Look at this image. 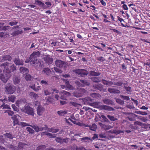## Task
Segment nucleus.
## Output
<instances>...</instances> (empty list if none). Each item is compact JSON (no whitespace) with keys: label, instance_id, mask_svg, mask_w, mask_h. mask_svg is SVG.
I'll list each match as a JSON object with an SVG mask.
<instances>
[{"label":"nucleus","instance_id":"20e7f679","mask_svg":"<svg viewBox=\"0 0 150 150\" xmlns=\"http://www.w3.org/2000/svg\"><path fill=\"white\" fill-rule=\"evenodd\" d=\"M22 112L28 115L34 116L35 113L33 108L28 105H25L21 109Z\"/></svg>","mask_w":150,"mask_h":150},{"label":"nucleus","instance_id":"c9c22d12","mask_svg":"<svg viewBox=\"0 0 150 150\" xmlns=\"http://www.w3.org/2000/svg\"><path fill=\"white\" fill-rule=\"evenodd\" d=\"M81 82L82 87H84L86 86H88L89 85V83L86 80H80Z\"/></svg>","mask_w":150,"mask_h":150},{"label":"nucleus","instance_id":"0eeeda50","mask_svg":"<svg viewBox=\"0 0 150 150\" xmlns=\"http://www.w3.org/2000/svg\"><path fill=\"white\" fill-rule=\"evenodd\" d=\"M11 76V74L7 72L4 74H1L0 75V79L4 83H6L8 78Z\"/></svg>","mask_w":150,"mask_h":150},{"label":"nucleus","instance_id":"473e14b6","mask_svg":"<svg viewBox=\"0 0 150 150\" xmlns=\"http://www.w3.org/2000/svg\"><path fill=\"white\" fill-rule=\"evenodd\" d=\"M35 4L37 5H39V6L42 7H43L45 5L44 3H43L40 1L38 0L35 1Z\"/></svg>","mask_w":150,"mask_h":150},{"label":"nucleus","instance_id":"f8f14e48","mask_svg":"<svg viewBox=\"0 0 150 150\" xmlns=\"http://www.w3.org/2000/svg\"><path fill=\"white\" fill-rule=\"evenodd\" d=\"M12 118L13 120V125L14 126L16 125L19 124V120L21 118L18 115H14Z\"/></svg>","mask_w":150,"mask_h":150},{"label":"nucleus","instance_id":"f3484780","mask_svg":"<svg viewBox=\"0 0 150 150\" xmlns=\"http://www.w3.org/2000/svg\"><path fill=\"white\" fill-rule=\"evenodd\" d=\"M108 91L110 93H111L120 94L121 93L120 90L114 88H109L108 89Z\"/></svg>","mask_w":150,"mask_h":150},{"label":"nucleus","instance_id":"9d476101","mask_svg":"<svg viewBox=\"0 0 150 150\" xmlns=\"http://www.w3.org/2000/svg\"><path fill=\"white\" fill-rule=\"evenodd\" d=\"M75 72L78 74H80V76L82 77L85 75H87L88 73V71L84 69L76 70H75Z\"/></svg>","mask_w":150,"mask_h":150},{"label":"nucleus","instance_id":"4468645a","mask_svg":"<svg viewBox=\"0 0 150 150\" xmlns=\"http://www.w3.org/2000/svg\"><path fill=\"white\" fill-rule=\"evenodd\" d=\"M99 124L101 126L102 129L105 130H108L113 127L110 125H106L100 122H99Z\"/></svg>","mask_w":150,"mask_h":150},{"label":"nucleus","instance_id":"6e6d98bb","mask_svg":"<svg viewBox=\"0 0 150 150\" xmlns=\"http://www.w3.org/2000/svg\"><path fill=\"white\" fill-rule=\"evenodd\" d=\"M96 59L98 60L100 62H103L105 61V59L103 57H96Z\"/></svg>","mask_w":150,"mask_h":150},{"label":"nucleus","instance_id":"5fc2aeb1","mask_svg":"<svg viewBox=\"0 0 150 150\" xmlns=\"http://www.w3.org/2000/svg\"><path fill=\"white\" fill-rule=\"evenodd\" d=\"M70 105H73L74 106L76 107L78 106L79 104L78 103H76L74 102L70 101L69 103Z\"/></svg>","mask_w":150,"mask_h":150},{"label":"nucleus","instance_id":"680f3d73","mask_svg":"<svg viewBox=\"0 0 150 150\" xmlns=\"http://www.w3.org/2000/svg\"><path fill=\"white\" fill-rule=\"evenodd\" d=\"M120 97L122 99L123 98L125 100H129V97L128 96H124L123 95H120Z\"/></svg>","mask_w":150,"mask_h":150},{"label":"nucleus","instance_id":"f257e3e1","mask_svg":"<svg viewBox=\"0 0 150 150\" xmlns=\"http://www.w3.org/2000/svg\"><path fill=\"white\" fill-rule=\"evenodd\" d=\"M40 54V52L39 51L34 52L30 56V63L31 65L37 64L39 66L38 69H41L43 67V62L41 61H39L38 58Z\"/></svg>","mask_w":150,"mask_h":150},{"label":"nucleus","instance_id":"4d7b16f0","mask_svg":"<svg viewBox=\"0 0 150 150\" xmlns=\"http://www.w3.org/2000/svg\"><path fill=\"white\" fill-rule=\"evenodd\" d=\"M124 88L126 90L127 92H131L132 91V88L129 86L127 87L124 86Z\"/></svg>","mask_w":150,"mask_h":150},{"label":"nucleus","instance_id":"a19ab883","mask_svg":"<svg viewBox=\"0 0 150 150\" xmlns=\"http://www.w3.org/2000/svg\"><path fill=\"white\" fill-rule=\"evenodd\" d=\"M35 85L34 84H31L29 86V87L33 89L35 91H38L39 89L38 88H36L35 87Z\"/></svg>","mask_w":150,"mask_h":150},{"label":"nucleus","instance_id":"9b49d317","mask_svg":"<svg viewBox=\"0 0 150 150\" xmlns=\"http://www.w3.org/2000/svg\"><path fill=\"white\" fill-rule=\"evenodd\" d=\"M36 110L37 114L39 116H40L45 111V108L41 105H38Z\"/></svg>","mask_w":150,"mask_h":150},{"label":"nucleus","instance_id":"e433bc0d","mask_svg":"<svg viewBox=\"0 0 150 150\" xmlns=\"http://www.w3.org/2000/svg\"><path fill=\"white\" fill-rule=\"evenodd\" d=\"M108 118L111 121H114L117 120V118L114 117V116H111L110 115H107Z\"/></svg>","mask_w":150,"mask_h":150},{"label":"nucleus","instance_id":"2eb2a0df","mask_svg":"<svg viewBox=\"0 0 150 150\" xmlns=\"http://www.w3.org/2000/svg\"><path fill=\"white\" fill-rule=\"evenodd\" d=\"M14 63L17 65H23L24 64L23 60L22 59H20L19 58H16L14 61Z\"/></svg>","mask_w":150,"mask_h":150},{"label":"nucleus","instance_id":"e2e57ef3","mask_svg":"<svg viewBox=\"0 0 150 150\" xmlns=\"http://www.w3.org/2000/svg\"><path fill=\"white\" fill-rule=\"evenodd\" d=\"M101 119V117L98 114H97L96 115V117L94 120L96 121H97L98 120H100Z\"/></svg>","mask_w":150,"mask_h":150},{"label":"nucleus","instance_id":"5701e85b","mask_svg":"<svg viewBox=\"0 0 150 150\" xmlns=\"http://www.w3.org/2000/svg\"><path fill=\"white\" fill-rule=\"evenodd\" d=\"M51 70L48 68H45L43 69L42 72L44 73L47 76L50 75L51 73Z\"/></svg>","mask_w":150,"mask_h":150},{"label":"nucleus","instance_id":"7ed1b4c3","mask_svg":"<svg viewBox=\"0 0 150 150\" xmlns=\"http://www.w3.org/2000/svg\"><path fill=\"white\" fill-rule=\"evenodd\" d=\"M20 124L23 127L27 126H30L32 127L36 132L41 131L44 130H47V126L46 125H41V126H38L37 125H32L24 122H21Z\"/></svg>","mask_w":150,"mask_h":150},{"label":"nucleus","instance_id":"13d9d810","mask_svg":"<svg viewBox=\"0 0 150 150\" xmlns=\"http://www.w3.org/2000/svg\"><path fill=\"white\" fill-rule=\"evenodd\" d=\"M4 137L3 136H0V142L1 143H4L6 141L4 139Z\"/></svg>","mask_w":150,"mask_h":150},{"label":"nucleus","instance_id":"c756f323","mask_svg":"<svg viewBox=\"0 0 150 150\" xmlns=\"http://www.w3.org/2000/svg\"><path fill=\"white\" fill-rule=\"evenodd\" d=\"M23 33L22 30H18L13 32L11 34L12 36H16L19 34H22Z\"/></svg>","mask_w":150,"mask_h":150},{"label":"nucleus","instance_id":"de8ad7c7","mask_svg":"<svg viewBox=\"0 0 150 150\" xmlns=\"http://www.w3.org/2000/svg\"><path fill=\"white\" fill-rule=\"evenodd\" d=\"M45 145H40L37 147L36 150H45Z\"/></svg>","mask_w":150,"mask_h":150},{"label":"nucleus","instance_id":"69168bd1","mask_svg":"<svg viewBox=\"0 0 150 150\" xmlns=\"http://www.w3.org/2000/svg\"><path fill=\"white\" fill-rule=\"evenodd\" d=\"M134 124H136L140 126H144L145 125V124H143V123L138 122V121L135 122H134Z\"/></svg>","mask_w":150,"mask_h":150},{"label":"nucleus","instance_id":"49530a36","mask_svg":"<svg viewBox=\"0 0 150 150\" xmlns=\"http://www.w3.org/2000/svg\"><path fill=\"white\" fill-rule=\"evenodd\" d=\"M16 97L15 96L12 95L8 97V100L9 101L13 103L15 100Z\"/></svg>","mask_w":150,"mask_h":150},{"label":"nucleus","instance_id":"338daca9","mask_svg":"<svg viewBox=\"0 0 150 150\" xmlns=\"http://www.w3.org/2000/svg\"><path fill=\"white\" fill-rule=\"evenodd\" d=\"M69 139L68 138H66L65 139H62V144L64 143H67L69 141Z\"/></svg>","mask_w":150,"mask_h":150},{"label":"nucleus","instance_id":"052dcab7","mask_svg":"<svg viewBox=\"0 0 150 150\" xmlns=\"http://www.w3.org/2000/svg\"><path fill=\"white\" fill-rule=\"evenodd\" d=\"M123 84V83L122 81H118L117 82H114L113 84L116 85L117 86H121Z\"/></svg>","mask_w":150,"mask_h":150},{"label":"nucleus","instance_id":"3c124183","mask_svg":"<svg viewBox=\"0 0 150 150\" xmlns=\"http://www.w3.org/2000/svg\"><path fill=\"white\" fill-rule=\"evenodd\" d=\"M55 140L57 143H59L61 144H62V139L61 137H57L56 138Z\"/></svg>","mask_w":150,"mask_h":150},{"label":"nucleus","instance_id":"7c9ffc66","mask_svg":"<svg viewBox=\"0 0 150 150\" xmlns=\"http://www.w3.org/2000/svg\"><path fill=\"white\" fill-rule=\"evenodd\" d=\"M20 77L18 76L15 77L13 79V82L15 84H17L19 83L20 82Z\"/></svg>","mask_w":150,"mask_h":150},{"label":"nucleus","instance_id":"864d4df0","mask_svg":"<svg viewBox=\"0 0 150 150\" xmlns=\"http://www.w3.org/2000/svg\"><path fill=\"white\" fill-rule=\"evenodd\" d=\"M25 78L27 81H30L31 79V76L30 74L27 73L26 74Z\"/></svg>","mask_w":150,"mask_h":150},{"label":"nucleus","instance_id":"c85d7f7f","mask_svg":"<svg viewBox=\"0 0 150 150\" xmlns=\"http://www.w3.org/2000/svg\"><path fill=\"white\" fill-rule=\"evenodd\" d=\"M67 113V111L66 110H61L57 112L58 114L60 116H63Z\"/></svg>","mask_w":150,"mask_h":150},{"label":"nucleus","instance_id":"412c9836","mask_svg":"<svg viewBox=\"0 0 150 150\" xmlns=\"http://www.w3.org/2000/svg\"><path fill=\"white\" fill-rule=\"evenodd\" d=\"M19 70L21 73L23 75L26 74L29 72L28 69L23 67H20Z\"/></svg>","mask_w":150,"mask_h":150},{"label":"nucleus","instance_id":"dca6fc26","mask_svg":"<svg viewBox=\"0 0 150 150\" xmlns=\"http://www.w3.org/2000/svg\"><path fill=\"white\" fill-rule=\"evenodd\" d=\"M103 88V86L101 84L97 83L94 84V91L96 90H99L102 91Z\"/></svg>","mask_w":150,"mask_h":150},{"label":"nucleus","instance_id":"09e8293b","mask_svg":"<svg viewBox=\"0 0 150 150\" xmlns=\"http://www.w3.org/2000/svg\"><path fill=\"white\" fill-rule=\"evenodd\" d=\"M116 101L117 103L120 105H123L124 104V101L120 99L117 98Z\"/></svg>","mask_w":150,"mask_h":150},{"label":"nucleus","instance_id":"a878e982","mask_svg":"<svg viewBox=\"0 0 150 150\" xmlns=\"http://www.w3.org/2000/svg\"><path fill=\"white\" fill-rule=\"evenodd\" d=\"M11 59V57L9 55H6L2 57V59L0 61L1 62H3L5 60L10 61Z\"/></svg>","mask_w":150,"mask_h":150},{"label":"nucleus","instance_id":"2f4dec72","mask_svg":"<svg viewBox=\"0 0 150 150\" xmlns=\"http://www.w3.org/2000/svg\"><path fill=\"white\" fill-rule=\"evenodd\" d=\"M109 106H107L106 105H99V108L102 109H104L105 110H107L109 111Z\"/></svg>","mask_w":150,"mask_h":150},{"label":"nucleus","instance_id":"393cba45","mask_svg":"<svg viewBox=\"0 0 150 150\" xmlns=\"http://www.w3.org/2000/svg\"><path fill=\"white\" fill-rule=\"evenodd\" d=\"M6 146L10 149V150H18L17 147L14 146L13 145L9 144H7Z\"/></svg>","mask_w":150,"mask_h":150},{"label":"nucleus","instance_id":"bb28decb","mask_svg":"<svg viewBox=\"0 0 150 150\" xmlns=\"http://www.w3.org/2000/svg\"><path fill=\"white\" fill-rule=\"evenodd\" d=\"M26 145L25 144H24L22 143H19L18 147H17L18 150H23V148Z\"/></svg>","mask_w":150,"mask_h":150},{"label":"nucleus","instance_id":"b1692460","mask_svg":"<svg viewBox=\"0 0 150 150\" xmlns=\"http://www.w3.org/2000/svg\"><path fill=\"white\" fill-rule=\"evenodd\" d=\"M47 131L49 132H51L53 133H56L59 131L58 129H55L52 128H49L47 127Z\"/></svg>","mask_w":150,"mask_h":150},{"label":"nucleus","instance_id":"37998d69","mask_svg":"<svg viewBox=\"0 0 150 150\" xmlns=\"http://www.w3.org/2000/svg\"><path fill=\"white\" fill-rule=\"evenodd\" d=\"M26 130H27L31 134H34L35 132L34 130L29 127H27L26 128Z\"/></svg>","mask_w":150,"mask_h":150},{"label":"nucleus","instance_id":"bf43d9fd","mask_svg":"<svg viewBox=\"0 0 150 150\" xmlns=\"http://www.w3.org/2000/svg\"><path fill=\"white\" fill-rule=\"evenodd\" d=\"M101 45H100L99 44V46H98L96 44H95V45H94V47L96 48H98L99 50L101 51H103L104 50L103 49L101 48Z\"/></svg>","mask_w":150,"mask_h":150},{"label":"nucleus","instance_id":"774afa93","mask_svg":"<svg viewBox=\"0 0 150 150\" xmlns=\"http://www.w3.org/2000/svg\"><path fill=\"white\" fill-rule=\"evenodd\" d=\"M102 83H103L105 85H106V86H108V81H107L106 80H105L104 79H102Z\"/></svg>","mask_w":150,"mask_h":150},{"label":"nucleus","instance_id":"f704fd0d","mask_svg":"<svg viewBox=\"0 0 150 150\" xmlns=\"http://www.w3.org/2000/svg\"><path fill=\"white\" fill-rule=\"evenodd\" d=\"M5 138H7L9 139H12L13 138V136L10 133H6L4 135Z\"/></svg>","mask_w":150,"mask_h":150},{"label":"nucleus","instance_id":"8fccbe9b","mask_svg":"<svg viewBox=\"0 0 150 150\" xmlns=\"http://www.w3.org/2000/svg\"><path fill=\"white\" fill-rule=\"evenodd\" d=\"M63 94V95H66V96H69L70 95V93L69 92L63 91H62L60 94Z\"/></svg>","mask_w":150,"mask_h":150},{"label":"nucleus","instance_id":"ea45409f","mask_svg":"<svg viewBox=\"0 0 150 150\" xmlns=\"http://www.w3.org/2000/svg\"><path fill=\"white\" fill-rule=\"evenodd\" d=\"M53 99L51 97L48 96L46 100V103L48 104L53 102Z\"/></svg>","mask_w":150,"mask_h":150},{"label":"nucleus","instance_id":"58836bf2","mask_svg":"<svg viewBox=\"0 0 150 150\" xmlns=\"http://www.w3.org/2000/svg\"><path fill=\"white\" fill-rule=\"evenodd\" d=\"M138 118L140 120L144 122H146L148 120L147 117H142L140 116H139V117H138Z\"/></svg>","mask_w":150,"mask_h":150},{"label":"nucleus","instance_id":"79ce46f5","mask_svg":"<svg viewBox=\"0 0 150 150\" xmlns=\"http://www.w3.org/2000/svg\"><path fill=\"white\" fill-rule=\"evenodd\" d=\"M43 92L45 95L46 96L49 95L51 93L50 90H48L47 89H44L43 90Z\"/></svg>","mask_w":150,"mask_h":150},{"label":"nucleus","instance_id":"6ab92c4d","mask_svg":"<svg viewBox=\"0 0 150 150\" xmlns=\"http://www.w3.org/2000/svg\"><path fill=\"white\" fill-rule=\"evenodd\" d=\"M124 114L126 116H127V118L130 121H133L134 119H133V113L132 112H125Z\"/></svg>","mask_w":150,"mask_h":150},{"label":"nucleus","instance_id":"72a5a7b5","mask_svg":"<svg viewBox=\"0 0 150 150\" xmlns=\"http://www.w3.org/2000/svg\"><path fill=\"white\" fill-rule=\"evenodd\" d=\"M80 140L85 142H89V141H92L91 138L88 137H85L81 138Z\"/></svg>","mask_w":150,"mask_h":150},{"label":"nucleus","instance_id":"cd10ccee","mask_svg":"<svg viewBox=\"0 0 150 150\" xmlns=\"http://www.w3.org/2000/svg\"><path fill=\"white\" fill-rule=\"evenodd\" d=\"M40 83L42 86H45L48 85L49 84L48 81L45 80H41L40 82Z\"/></svg>","mask_w":150,"mask_h":150},{"label":"nucleus","instance_id":"0e129e2a","mask_svg":"<svg viewBox=\"0 0 150 150\" xmlns=\"http://www.w3.org/2000/svg\"><path fill=\"white\" fill-rule=\"evenodd\" d=\"M18 23L17 21H11L9 22V24L11 26L15 25H16Z\"/></svg>","mask_w":150,"mask_h":150},{"label":"nucleus","instance_id":"c03bdc74","mask_svg":"<svg viewBox=\"0 0 150 150\" xmlns=\"http://www.w3.org/2000/svg\"><path fill=\"white\" fill-rule=\"evenodd\" d=\"M101 117L103 119V122L110 123V122L109 120L105 117V116L104 115H101Z\"/></svg>","mask_w":150,"mask_h":150},{"label":"nucleus","instance_id":"423d86ee","mask_svg":"<svg viewBox=\"0 0 150 150\" xmlns=\"http://www.w3.org/2000/svg\"><path fill=\"white\" fill-rule=\"evenodd\" d=\"M6 89V92L9 94H12L16 90L15 86L12 85L8 84L5 87Z\"/></svg>","mask_w":150,"mask_h":150},{"label":"nucleus","instance_id":"f03ea898","mask_svg":"<svg viewBox=\"0 0 150 150\" xmlns=\"http://www.w3.org/2000/svg\"><path fill=\"white\" fill-rule=\"evenodd\" d=\"M0 66L2 69H4L3 70L4 72L6 70V72L10 74L11 72L14 71L16 69V66L14 64L7 62L0 65Z\"/></svg>","mask_w":150,"mask_h":150},{"label":"nucleus","instance_id":"6e6552de","mask_svg":"<svg viewBox=\"0 0 150 150\" xmlns=\"http://www.w3.org/2000/svg\"><path fill=\"white\" fill-rule=\"evenodd\" d=\"M43 59L45 63L48 64H51L53 60L52 57L49 54L44 55Z\"/></svg>","mask_w":150,"mask_h":150},{"label":"nucleus","instance_id":"4be33fe9","mask_svg":"<svg viewBox=\"0 0 150 150\" xmlns=\"http://www.w3.org/2000/svg\"><path fill=\"white\" fill-rule=\"evenodd\" d=\"M29 95L31 98L35 99H38L39 97V96L38 94L33 92H30L29 93Z\"/></svg>","mask_w":150,"mask_h":150},{"label":"nucleus","instance_id":"aec40b11","mask_svg":"<svg viewBox=\"0 0 150 150\" xmlns=\"http://www.w3.org/2000/svg\"><path fill=\"white\" fill-rule=\"evenodd\" d=\"M76 125H78L80 126H85L86 127L88 126L89 127V128L90 130H91L93 131H94V124H93L92 125H86L85 124L81 123L79 122H78L76 123Z\"/></svg>","mask_w":150,"mask_h":150},{"label":"nucleus","instance_id":"ddd939ff","mask_svg":"<svg viewBox=\"0 0 150 150\" xmlns=\"http://www.w3.org/2000/svg\"><path fill=\"white\" fill-rule=\"evenodd\" d=\"M47 135L50 138H55L56 137V134H52L50 133L47 132H43L41 133V135Z\"/></svg>","mask_w":150,"mask_h":150},{"label":"nucleus","instance_id":"1a4fd4ad","mask_svg":"<svg viewBox=\"0 0 150 150\" xmlns=\"http://www.w3.org/2000/svg\"><path fill=\"white\" fill-rule=\"evenodd\" d=\"M83 102L85 105H90L93 106L94 105V101L93 99L90 97H88L83 99Z\"/></svg>","mask_w":150,"mask_h":150},{"label":"nucleus","instance_id":"a211bd4d","mask_svg":"<svg viewBox=\"0 0 150 150\" xmlns=\"http://www.w3.org/2000/svg\"><path fill=\"white\" fill-rule=\"evenodd\" d=\"M103 103L106 105H114V102L112 100L108 98H104L102 100Z\"/></svg>","mask_w":150,"mask_h":150},{"label":"nucleus","instance_id":"a18cd8bd","mask_svg":"<svg viewBox=\"0 0 150 150\" xmlns=\"http://www.w3.org/2000/svg\"><path fill=\"white\" fill-rule=\"evenodd\" d=\"M101 96L98 93H94V98L99 100L101 98Z\"/></svg>","mask_w":150,"mask_h":150},{"label":"nucleus","instance_id":"39448f33","mask_svg":"<svg viewBox=\"0 0 150 150\" xmlns=\"http://www.w3.org/2000/svg\"><path fill=\"white\" fill-rule=\"evenodd\" d=\"M55 64L57 67L64 70L66 69L68 66V63L67 62L59 59L55 61Z\"/></svg>","mask_w":150,"mask_h":150},{"label":"nucleus","instance_id":"603ef678","mask_svg":"<svg viewBox=\"0 0 150 150\" xmlns=\"http://www.w3.org/2000/svg\"><path fill=\"white\" fill-rule=\"evenodd\" d=\"M53 69L54 71L59 74H61L62 72V71L61 70L57 67H54Z\"/></svg>","mask_w":150,"mask_h":150},{"label":"nucleus","instance_id":"4c0bfd02","mask_svg":"<svg viewBox=\"0 0 150 150\" xmlns=\"http://www.w3.org/2000/svg\"><path fill=\"white\" fill-rule=\"evenodd\" d=\"M124 132V131L122 130H120L117 129H114L113 130L112 133L113 134H115L116 135L120 134L121 133H123Z\"/></svg>","mask_w":150,"mask_h":150}]
</instances>
